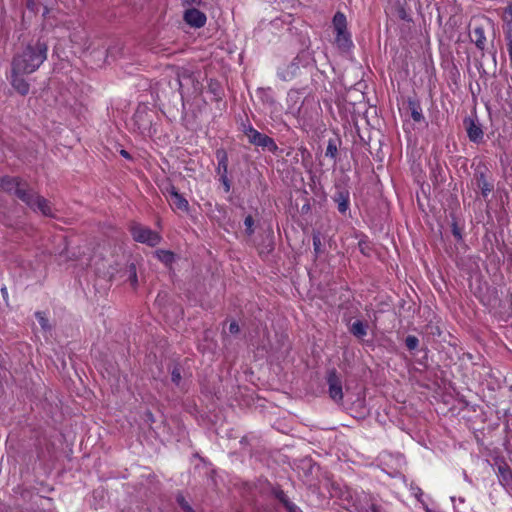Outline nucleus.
<instances>
[{
  "mask_svg": "<svg viewBox=\"0 0 512 512\" xmlns=\"http://www.w3.org/2000/svg\"><path fill=\"white\" fill-rule=\"evenodd\" d=\"M467 136L471 142L479 143L483 139V130L481 125L471 118L464 120Z\"/></svg>",
  "mask_w": 512,
  "mask_h": 512,
  "instance_id": "nucleus-13",
  "label": "nucleus"
},
{
  "mask_svg": "<svg viewBox=\"0 0 512 512\" xmlns=\"http://www.w3.org/2000/svg\"><path fill=\"white\" fill-rule=\"evenodd\" d=\"M219 181H220V182H222V183H224V175H220V176H219Z\"/></svg>",
  "mask_w": 512,
  "mask_h": 512,
  "instance_id": "nucleus-41",
  "label": "nucleus"
},
{
  "mask_svg": "<svg viewBox=\"0 0 512 512\" xmlns=\"http://www.w3.org/2000/svg\"><path fill=\"white\" fill-rule=\"evenodd\" d=\"M48 45L41 39L30 41L25 47L18 51L12 61L11 68L27 74H32L47 59Z\"/></svg>",
  "mask_w": 512,
  "mask_h": 512,
  "instance_id": "nucleus-1",
  "label": "nucleus"
},
{
  "mask_svg": "<svg viewBox=\"0 0 512 512\" xmlns=\"http://www.w3.org/2000/svg\"><path fill=\"white\" fill-rule=\"evenodd\" d=\"M405 345L409 350H415L419 346V339L416 336L409 335L405 339Z\"/></svg>",
  "mask_w": 512,
  "mask_h": 512,
  "instance_id": "nucleus-26",
  "label": "nucleus"
},
{
  "mask_svg": "<svg viewBox=\"0 0 512 512\" xmlns=\"http://www.w3.org/2000/svg\"><path fill=\"white\" fill-rule=\"evenodd\" d=\"M229 331H230V333H232V334H237V333L240 331V327H239L238 322H236V321H232V322L230 323V326H229Z\"/></svg>",
  "mask_w": 512,
  "mask_h": 512,
  "instance_id": "nucleus-33",
  "label": "nucleus"
},
{
  "mask_svg": "<svg viewBox=\"0 0 512 512\" xmlns=\"http://www.w3.org/2000/svg\"><path fill=\"white\" fill-rule=\"evenodd\" d=\"M452 233H453L454 237L457 240H461L462 239V235H461L460 229L457 227L456 224H454L453 227H452Z\"/></svg>",
  "mask_w": 512,
  "mask_h": 512,
  "instance_id": "nucleus-35",
  "label": "nucleus"
},
{
  "mask_svg": "<svg viewBox=\"0 0 512 512\" xmlns=\"http://www.w3.org/2000/svg\"><path fill=\"white\" fill-rule=\"evenodd\" d=\"M359 492L349 487H333V496L339 500L340 505L350 512H355Z\"/></svg>",
  "mask_w": 512,
  "mask_h": 512,
  "instance_id": "nucleus-5",
  "label": "nucleus"
},
{
  "mask_svg": "<svg viewBox=\"0 0 512 512\" xmlns=\"http://www.w3.org/2000/svg\"><path fill=\"white\" fill-rule=\"evenodd\" d=\"M471 41L476 45L480 50H484L486 46V37L484 28L481 26H476L472 30L470 34Z\"/></svg>",
  "mask_w": 512,
  "mask_h": 512,
  "instance_id": "nucleus-17",
  "label": "nucleus"
},
{
  "mask_svg": "<svg viewBox=\"0 0 512 512\" xmlns=\"http://www.w3.org/2000/svg\"><path fill=\"white\" fill-rule=\"evenodd\" d=\"M408 105L411 111V117L415 122H421L422 120H424L422 109L418 101L410 99L408 101Z\"/></svg>",
  "mask_w": 512,
  "mask_h": 512,
  "instance_id": "nucleus-18",
  "label": "nucleus"
},
{
  "mask_svg": "<svg viewBox=\"0 0 512 512\" xmlns=\"http://www.w3.org/2000/svg\"><path fill=\"white\" fill-rule=\"evenodd\" d=\"M333 201L337 204L338 211L345 214L349 209V191L339 189L333 196Z\"/></svg>",
  "mask_w": 512,
  "mask_h": 512,
  "instance_id": "nucleus-15",
  "label": "nucleus"
},
{
  "mask_svg": "<svg viewBox=\"0 0 512 512\" xmlns=\"http://www.w3.org/2000/svg\"><path fill=\"white\" fill-rule=\"evenodd\" d=\"M510 63L512 64V45L507 47Z\"/></svg>",
  "mask_w": 512,
  "mask_h": 512,
  "instance_id": "nucleus-38",
  "label": "nucleus"
},
{
  "mask_svg": "<svg viewBox=\"0 0 512 512\" xmlns=\"http://www.w3.org/2000/svg\"><path fill=\"white\" fill-rule=\"evenodd\" d=\"M312 238H313L314 252H315L316 256H318L321 253V246H322L320 233L314 232Z\"/></svg>",
  "mask_w": 512,
  "mask_h": 512,
  "instance_id": "nucleus-27",
  "label": "nucleus"
},
{
  "mask_svg": "<svg viewBox=\"0 0 512 512\" xmlns=\"http://www.w3.org/2000/svg\"><path fill=\"white\" fill-rule=\"evenodd\" d=\"M156 257L165 264H170L174 260V254L166 250H158L155 252Z\"/></svg>",
  "mask_w": 512,
  "mask_h": 512,
  "instance_id": "nucleus-22",
  "label": "nucleus"
},
{
  "mask_svg": "<svg viewBox=\"0 0 512 512\" xmlns=\"http://www.w3.org/2000/svg\"><path fill=\"white\" fill-rule=\"evenodd\" d=\"M303 105L302 93L291 89L287 94V112L294 117H299Z\"/></svg>",
  "mask_w": 512,
  "mask_h": 512,
  "instance_id": "nucleus-12",
  "label": "nucleus"
},
{
  "mask_svg": "<svg viewBox=\"0 0 512 512\" xmlns=\"http://www.w3.org/2000/svg\"><path fill=\"white\" fill-rule=\"evenodd\" d=\"M176 500L184 512H194L183 495H178Z\"/></svg>",
  "mask_w": 512,
  "mask_h": 512,
  "instance_id": "nucleus-29",
  "label": "nucleus"
},
{
  "mask_svg": "<svg viewBox=\"0 0 512 512\" xmlns=\"http://www.w3.org/2000/svg\"><path fill=\"white\" fill-rule=\"evenodd\" d=\"M327 384L329 397L337 404L343 401L342 380L335 369H331L327 373Z\"/></svg>",
  "mask_w": 512,
  "mask_h": 512,
  "instance_id": "nucleus-7",
  "label": "nucleus"
},
{
  "mask_svg": "<svg viewBox=\"0 0 512 512\" xmlns=\"http://www.w3.org/2000/svg\"><path fill=\"white\" fill-rule=\"evenodd\" d=\"M272 493L275 496V498L283 504V506L290 502L288 496L282 489L274 488Z\"/></svg>",
  "mask_w": 512,
  "mask_h": 512,
  "instance_id": "nucleus-24",
  "label": "nucleus"
},
{
  "mask_svg": "<svg viewBox=\"0 0 512 512\" xmlns=\"http://www.w3.org/2000/svg\"><path fill=\"white\" fill-rule=\"evenodd\" d=\"M130 231L135 241L149 246H156L161 241V236L157 232L138 223L132 224Z\"/></svg>",
  "mask_w": 512,
  "mask_h": 512,
  "instance_id": "nucleus-4",
  "label": "nucleus"
},
{
  "mask_svg": "<svg viewBox=\"0 0 512 512\" xmlns=\"http://www.w3.org/2000/svg\"><path fill=\"white\" fill-rule=\"evenodd\" d=\"M35 316H36L42 330L45 332L50 331L51 326L49 324L48 319L45 317L44 313L36 312Z\"/></svg>",
  "mask_w": 512,
  "mask_h": 512,
  "instance_id": "nucleus-25",
  "label": "nucleus"
},
{
  "mask_svg": "<svg viewBox=\"0 0 512 512\" xmlns=\"http://www.w3.org/2000/svg\"><path fill=\"white\" fill-rule=\"evenodd\" d=\"M225 187H226V192H227V191L229 190V185H228V183H227V182H226V184H225Z\"/></svg>",
  "mask_w": 512,
  "mask_h": 512,
  "instance_id": "nucleus-43",
  "label": "nucleus"
},
{
  "mask_svg": "<svg viewBox=\"0 0 512 512\" xmlns=\"http://www.w3.org/2000/svg\"><path fill=\"white\" fill-rule=\"evenodd\" d=\"M184 20L190 26L200 28L205 24L206 17L197 9H188L184 14Z\"/></svg>",
  "mask_w": 512,
  "mask_h": 512,
  "instance_id": "nucleus-14",
  "label": "nucleus"
},
{
  "mask_svg": "<svg viewBox=\"0 0 512 512\" xmlns=\"http://www.w3.org/2000/svg\"><path fill=\"white\" fill-rule=\"evenodd\" d=\"M505 41L507 47L512 45V25L510 23L507 24V28L504 30Z\"/></svg>",
  "mask_w": 512,
  "mask_h": 512,
  "instance_id": "nucleus-30",
  "label": "nucleus"
},
{
  "mask_svg": "<svg viewBox=\"0 0 512 512\" xmlns=\"http://www.w3.org/2000/svg\"><path fill=\"white\" fill-rule=\"evenodd\" d=\"M120 154H121L123 157H125V158H130L129 153H128L126 150H123V149H122V150L120 151Z\"/></svg>",
  "mask_w": 512,
  "mask_h": 512,
  "instance_id": "nucleus-39",
  "label": "nucleus"
},
{
  "mask_svg": "<svg viewBox=\"0 0 512 512\" xmlns=\"http://www.w3.org/2000/svg\"><path fill=\"white\" fill-rule=\"evenodd\" d=\"M505 14L507 16L510 17V20L508 23H510V25L512 24V4H509L506 8H505Z\"/></svg>",
  "mask_w": 512,
  "mask_h": 512,
  "instance_id": "nucleus-36",
  "label": "nucleus"
},
{
  "mask_svg": "<svg viewBox=\"0 0 512 512\" xmlns=\"http://www.w3.org/2000/svg\"><path fill=\"white\" fill-rule=\"evenodd\" d=\"M168 201L173 208L186 211L188 209V201L183 198L174 187L168 191Z\"/></svg>",
  "mask_w": 512,
  "mask_h": 512,
  "instance_id": "nucleus-16",
  "label": "nucleus"
},
{
  "mask_svg": "<svg viewBox=\"0 0 512 512\" xmlns=\"http://www.w3.org/2000/svg\"><path fill=\"white\" fill-rule=\"evenodd\" d=\"M129 273H130L129 279L131 281V284L135 286L137 284V273H136V267L134 264L130 265Z\"/></svg>",
  "mask_w": 512,
  "mask_h": 512,
  "instance_id": "nucleus-31",
  "label": "nucleus"
},
{
  "mask_svg": "<svg viewBox=\"0 0 512 512\" xmlns=\"http://www.w3.org/2000/svg\"><path fill=\"white\" fill-rule=\"evenodd\" d=\"M284 507L286 508V510L288 512H301L299 507L296 504H294L292 501L287 503Z\"/></svg>",
  "mask_w": 512,
  "mask_h": 512,
  "instance_id": "nucleus-32",
  "label": "nucleus"
},
{
  "mask_svg": "<svg viewBox=\"0 0 512 512\" xmlns=\"http://www.w3.org/2000/svg\"><path fill=\"white\" fill-rule=\"evenodd\" d=\"M243 132L250 144L261 147L263 150H267L273 154L278 151V146L273 138L259 132L251 125L244 127Z\"/></svg>",
  "mask_w": 512,
  "mask_h": 512,
  "instance_id": "nucleus-3",
  "label": "nucleus"
},
{
  "mask_svg": "<svg viewBox=\"0 0 512 512\" xmlns=\"http://www.w3.org/2000/svg\"><path fill=\"white\" fill-rule=\"evenodd\" d=\"M180 380H181V374H180L179 370L174 369L172 371V381L176 384H179Z\"/></svg>",
  "mask_w": 512,
  "mask_h": 512,
  "instance_id": "nucleus-34",
  "label": "nucleus"
},
{
  "mask_svg": "<svg viewBox=\"0 0 512 512\" xmlns=\"http://www.w3.org/2000/svg\"><path fill=\"white\" fill-rule=\"evenodd\" d=\"M199 466H201L202 468H205V469H209L208 466L206 465V463H204L203 461H199V465L196 466V469L199 468Z\"/></svg>",
  "mask_w": 512,
  "mask_h": 512,
  "instance_id": "nucleus-40",
  "label": "nucleus"
},
{
  "mask_svg": "<svg viewBox=\"0 0 512 512\" xmlns=\"http://www.w3.org/2000/svg\"><path fill=\"white\" fill-rule=\"evenodd\" d=\"M0 185L3 190L14 193L33 211H39L44 216H54L50 203L32 190L27 189L26 185L20 183L17 178L5 176L0 180Z\"/></svg>",
  "mask_w": 512,
  "mask_h": 512,
  "instance_id": "nucleus-2",
  "label": "nucleus"
},
{
  "mask_svg": "<svg viewBox=\"0 0 512 512\" xmlns=\"http://www.w3.org/2000/svg\"><path fill=\"white\" fill-rule=\"evenodd\" d=\"M333 26L336 32L342 33L347 29L346 16L342 12H336L333 17Z\"/></svg>",
  "mask_w": 512,
  "mask_h": 512,
  "instance_id": "nucleus-19",
  "label": "nucleus"
},
{
  "mask_svg": "<svg viewBox=\"0 0 512 512\" xmlns=\"http://www.w3.org/2000/svg\"><path fill=\"white\" fill-rule=\"evenodd\" d=\"M306 53L302 51L289 64L279 67L277 75L283 81H290L298 75L300 65H305L303 61Z\"/></svg>",
  "mask_w": 512,
  "mask_h": 512,
  "instance_id": "nucleus-8",
  "label": "nucleus"
},
{
  "mask_svg": "<svg viewBox=\"0 0 512 512\" xmlns=\"http://www.w3.org/2000/svg\"><path fill=\"white\" fill-rule=\"evenodd\" d=\"M336 43L339 47L347 48L352 44L350 34L345 29L342 33L336 32Z\"/></svg>",
  "mask_w": 512,
  "mask_h": 512,
  "instance_id": "nucleus-21",
  "label": "nucleus"
},
{
  "mask_svg": "<svg viewBox=\"0 0 512 512\" xmlns=\"http://www.w3.org/2000/svg\"><path fill=\"white\" fill-rule=\"evenodd\" d=\"M356 505L355 512H384L377 498L363 490L359 492Z\"/></svg>",
  "mask_w": 512,
  "mask_h": 512,
  "instance_id": "nucleus-9",
  "label": "nucleus"
},
{
  "mask_svg": "<svg viewBox=\"0 0 512 512\" xmlns=\"http://www.w3.org/2000/svg\"><path fill=\"white\" fill-rule=\"evenodd\" d=\"M474 180L477 188L481 191V194L486 198L494 189V184L491 181L488 168L484 165H479L475 169Z\"/></svg>",
  "mask_w": 512,
  "mask_h": 512,
  "instance_id": "nucleus-6",
  "label": "nucleus"
},
{
  "mask_svg": "<svg viewBox=\"0 0 512 512\" xmlns=\"http://www.w3.org/2000/svg\"><path fill=\"white\" fill-rule=\"evenodd\" d=\"M496 475L499 484L512 493V469L504 459L495 461Z\"/></svg>",
  "mask_w": 512,
  "mask_h": 512,
  "instance_id": "nucleus-10",
  "label": "nucleus"
},
{
  "mask_svg": "<svg viewBox=\"0 0 512 512\" xmlns=\"http://www.w3.org/2000/svg\"><path fill=\"white\" fill-rule=\"evenodd\" d=\"M24 75L28 74L11 68L10 76L8 77L11 86L21 95H27L30 91V84L24 78Z\"/></svg>",
  "mask_w": 512,
  "mask_h": 512,
  "instance_id": "nucleus-11",
  "label": "nucleus"
},
{
  "mask_svg": "<svg viewBox=\"0 0 512 512\" xmlns=\"http://www.w3.org/2000/svg\"><path fill=\"white\" fill-rule=\"evenodd\" d=\"M267 101H269L271 104L275 102L273 98H268Z\"/></svg>",
  "mask_w": 512,
  "mask_h": 512,
  "instance_id": "nucleus-42",
  "label": "nucleus"
},
{
  "mask_svg": "<svg viewBox=\"0 0 512 512\" xmlns=\"http://www.w3.org/2000/svg\"><path fill=\"white\" fill-rule=\"evenodd\" d=\"M245 232L248 236L254 233V219L251 215H248L244 220Z\"/></svg>",
  "mask_w": 512,
  "mask_h": 512,
  "instance_id": "nucleus-28",
  "label": "nucleus"
},
{
  "mask_svg": "<svg viewBox=\"0 0 512 512\" xmlns=\"http://www.w3.org/2000/svg\"><path fill=\"white\" fill-rule=\"evenodd\" d=\"M185 4L193 5V4H199L201 0H183Z\"/></svg>",
  "mask_w": 512,
  "mask_h": 512,
  "instance_id": "nucleus-37",
  "label": "nucleus"
},
{
  "mask_svg": "<svg viewBox=\"0 0 512 512\" xmlns=\"http://www.w3.org/2000/svg\"><path fill=\"white\" fill-rule=\"evenodd\" d=\"M2 292H3V293H7V290H6V288H5V287H4V288H2Z\"/></svg>",
  "mask_w": 512,
  "mask_h": 512,
  "instance_id": "nucleus-44",
  "label": "nucleus"
},
{
  "mask_svg": "<svg viewBox=\"0 0 512 512\" xmlns=\"http://www.w3.org/2000/svg\"><path fill=\"white\" fill-rule=\"evenodd\" d=\"M338 147L335 140L330 139L326 148L325 155L331 159H335L337 156Z\"/></svg>",
  "mask_w": 512,
  "mask_h": 512,
  "instance_id": "nucleus-23",
  "label": "nucleus"
},
{
  "mask_svg": "<svg viewBox=\"0 0 512 512\" xmlns=\"http://www.w3.org/2000/svg\"><path fill=\"white\" fill-rule=\"evenodd\" d=\"M350 332L358 338H363L367 335V325L364 324L362 321L357 320L355 321L350 328Z\"/></svg>",
  "mask_w": 512,
  "mask_h": 512,
  "instance_id": "nucleus-20",
  "label": "nucleus"
}]
</instances>
